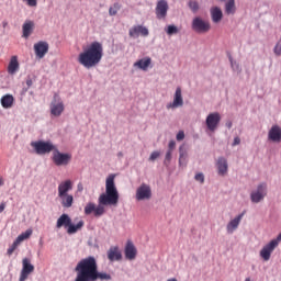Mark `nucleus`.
Instances as JSON below:
<instances>
[{"label": "nucleus", "instance_id": "f257e3e1", "mask_svg": "<svg viewBox=\"0 0 281 281\" xmlns=\"http://www.w3.org/2000/svg\"><path fill=\"white\" fill-rule=\"evenodd\" d=\"M120 202V193L115 187V175H110L105 180V192L98 198V204L88 202L83 209L86 216H94L100 218L106 214V207L117 205Z\"/></svg>", "mask_w": 281, "mask_h": 281}, {"label": "nucleus", "instance_id": "f03ea898", "mask_svg": "<svg viewBox=\"0 0 281 281\" xmlns=\"http://www.w3.org/2000/svg\"><path fill=\"white\" fill-rule=\"evenodd\" d=\"M75 281L111 280V274L98 271V261L93 256L81 259L75 267Z\"/></svg>", "mask_w": 281, "mask_h": 281}, {"label": "nucleus", "instance_id": "7ed1b4c3", "mask_svg": "<svg viewBox=\"0 0 281 281\" xmlns=\"http://www.w3.org/2000/svg\"><path fill=\"white\" fill-rule=\"evenodd\" d=\"M104 56V47L100 42H92L88 45L78 56L79 65H82L86 69H92L98 67Z\"/></svg>", "mask_w": 281, "mask_h": 281}, {"label": "nucleus", "instance_id": "20e7f679", "mask_svg": "<svg viewBox=\"0 0 281 281\" xmlns=\"http://www.w3.org/2000/svg\"><path fill=\"white\" fill-rule=\"evenodd\" d=\"M57 229H60V227H65L67 229V234H76L79 232L81 227H85V221H79L76 225L71 222V217H69L67 214H61L56 223Z\"/></svg>", "mask_w": 281, "mask_h": 281}, {"label": "nucleus", "instance_id": "39448f33", "mask_svg": "<svg viewBox=\"0 0 281 281\" xmlns=\"http://www.w3.org/2000/svg\"><path fill=\"white\" fill-rule=\"evenodd\" d=\"M191 30L195 32V34H207V32L212 30V25L207 21L203 20V18L195 16L192 20Z\"/></svg>", "mask_w": 281, "mask_h": 281}, {"label": "nucleus", "instance_id": "423d86ee", "mask_svg": "<svg viewBox=\"0 0 281 281\" xmlns=\"http://www.w3.org/2000/svg\"><path fill=\"white\" fill-rule=\"evenodd\" d=\"M32 148H34L36 155H49V153L56 149V146L52 142L36 140L31 143Z\"/></svg>", "mask_w": 281, "mask_h": 281}, {"label": "nucleus", "instance_id": "0eeeda50", "mask_svg": "<svg viewBox=\"0 0 281 281\" xmlns=\"http://www.w3.org/2000/svg\"><path fill=\"white\" fill-rule=\"evenodd\" d=\"M70 161L71 154H63L55 147V150H53V164H55V166H69Z\"/></svg>", "mask_w": 281, "mask_h": 281}, {"label": "nucleus", "instance_id": "6e6552de", "mask_svg": "<svg viewBox=\"0 0 281 281\" xmlns=\"http://www.w3.org/2000/svg\"><path fill=\"white\" fill-rule=\"evenodd\" d=\"M65 111V103L58 98V94L54 95V100L50 103V115L54 117H60Z\"/></svg>", "mask_w": 281, "mask_h": 281}, {"label": "nucleus", "instance_id": "1a4fd4ad", "mask_svg": "<svg viewBox=\"0 0 281 281\" xmlns=\"http://www.w3.org/2000/svg\"><path fill=\"white\" fill-rule=\"evenodd\" d=\"M153 196V190L150 186L143 183L136 190V200L137 201H148Z\"/></svg>", "mask_w": 281, "mask_h": 281}, {"label": "nucleus", "instance_id": "9d476101", "mask_svg": "<svg viewBox=\"0 0 281 281\" xmlns=\"http://www.w3.org/2000/svg\"><path fill=\"white\" fill-rule=\"evenodd\" d=\"M31 273H34V265H32V261L29 258H24L22 260V270L19 281H25L27 278H30Z\"/></svg>", "mask_w": 281, "mask_h": 281}, {"label": "nucleus", "instance_id": "9b49d317", "mask_svg": "<svg viewBox=\"0 0 281 281\" xmlns=\"http://www.w3.org/2000/svg\"><path fill=\"white\" fill-rule=\"evenodd\" d=\"M218 124H221V114L218 112L210 113L206 116V126L212 133L218 128Z\"/></svg>", "mask_w": 281, "mask_h": 281}, {"label": "nucleus", "instance_id": "f8f14e48", "mask_svg": "<svg viewBox=\"0 0 281 281\" xmlns=\"http://www.w3.org/2000/svg\"><path fill=\"white\" fill-rule=\"evenodd\" d=\"M276 247H278L277 240H271L269 244L263 246V248L260 250L261 258L266 261L271 260V254H273Z\"/></svg>", "mask_w": 281, "mask_h": 281}, {"label": "nucleus", "instance_id": "ddd939ff", "mask_svg": "<svg viewBox=\"0 0 281 281\" xmlns=\"http://www.w3.org/2000/svg\"><path fill=\"white\" fill-rule=\"evenodd\" d=\"M268 139L273 144L281 143V127L280 125H272L268 132Z\"/></svg>", "mask_w": 281, "mask_h": 281}, {"label": "nucleus", "instance_id": "4468645a", "mask_svg": "<svg viewBox=\"0 0 281 281\" xmlns=\"http://www.w3.org/2000/svg\"><path fill=\"white\" fill-rule=\"evenodd\" d=\"M34 52L36 58H45V54L49 52V44H47V42L41 41L34 44Z\"/></svg>", "mask_w": 281, "mask_h": 281}, {"label": "nucleus", "instance_id": "2eb2a0df", "mask_svg": "<svg viewBox=\"0 0 281 281\" xmlns=\"http://www.w3.org/2000/svg\"><path fill=\"white\" fill-rule=\"evenodd\" d=\"M168 14V1L159 0L156 5V16L157 19H166Z\"/></svg>", "mask_w": 281, "mask_h": 281}, {"label": "nucleus", "instance_id": "dca6fc26", "mask_svg": "<svg viewBox=\"0 0 281 281\" xmlns=\"http://www.w3.org/2000/svg\"><path fill=\"white\" fill-rule=\"evenodd\" d=\"M128 34L131 38H137V36H148L149 31L144 25H134L132 29H130Z\"/></svg>", "mask_w": 281, "mask_h": 281}, {"label": "nucleus", "instance_id": "f3484780", "mask_svg": "<svg viewBox=\"0 0 281 281\" xmlns=\"http://www.w3.org/2000/svg\"><path fill=\"white\" fill-rule=\"evenodd\" d=\"M108 259L110 262H120L122 260V250L117 246H111L108 250Z\"/></svg>", "mask_w": 281, "mask_h": 281}, {"label": "nucleus", "instance_id": "a211bd4d", "mask_svg": "<svg viewBox=\"0 0 281 281\" xmlns=\"http://www.w3.org/2000/svg\"><path fill=\"white\" fill-rule=\"evenodd\" d=\"M216 166H217V175H220V177H225L229 168V165L227 164V158L223 156L218 157Z\"/></svg>", "mask_w": 281, "mask_h": 281}, {"label": "nucleus", "instance_id": "6ab92c4d", "mask_svg": "<svg viewBox=\"0 0 281 281\" xmlns=\"http://www.w3.org/2000/svg\"><path fill=\"white\" fill-rule=\"evenodd\" d=\"M124 252L126 260H135L137 258V248H135L133 241L126 243Z\"/></svg>", "mask_w": 281, "mask_h": 281}, {"label": "nucleus", "instance_id": "aec40b11", "mask_svg": "<svg viewBox=\"0 0 281 281\" xmlns=\"http://www.w3.org/2000/svg\"><path fill=\"white\" fill-rule=\"evenodd\" d=\"M243 216H245V211L243 213H240L239 215H237L234 220H232L227 226V233L228 234H234V232H236V229H238V225H240V221H243Z\"/></svg>", "mask_w": 281, "mask_h": 281}, {"label": "nucleus", "instance_id": "412c9836", "mask_svg": "<svg viewBox=\"0 0 281 281\" xmlns=\"http://www.w3.org/2000/svg\"><path fill=\"white\" fill-rule=\"evenodd\" d=\"M74 190V182L71 180H65L58 186V196H65L68 192Z\"/></svg>", "mask_w": 281, "mask_h": 281}, {"label": "nucleus", "instance_id": "4be33fe9", "mask_svg": "<svg viewBox=\"0 0 281 281\" xmlns=\"http://www.w3.org/2000/svg\"><path fill=\"white\" fill-rule=\"evenodd\" d=\"M179 153H180V157H179V166L180 168H186V166H188V144H182L179 147Z\"/></svg>", "mask_w": 281, "mask_h": 281}, {"label": "nucleus", "instance_id": "5701e85b", "mask_svg": "<svg viewBox=\"0 0 281 281\" xmlns=\"http://www.w3.org/2000/svg\"><path fill=\"white\" fill-rule=\"evenodd\" d=\"M150 65H153V59L150 57H145L137 60L134 64V67H136L137 69H142V71H148V68L150 67Z\"/></svg>", "mask_w": 281, "mask_h": 281}, {"label": "nucleus", "instance_id": "b1692460", "mask_svg": "<svg viewBox=\"0 0 281 281\" xmlns=\"http://www.w3.org/2000/svg\"><path fill=\"white\" fill-rule=\"evenodd\" d=\"M23 38H30L32 32H34V21L26 20L22 26Z\"/></svg>", "mask_w": 281, "mask_h": 281}, {"label": "nucleus", "instance_id": "393cba45", "mask_svg": "<svg viewBox=\"0 0 281 281\" xmlns=\"http://www.w3.org/2000/svg\"><path fill=\"white\" fill-rule=\"evenodd\" d=\"M211 19L213 23H221L223 21V10L220 7L211 8Z\"/></svg>", "mask_w": 281, "mask_h": 281}, {"label": "nucleus", "instance_id": "a878e982", "mask_svg": "<svg viewBox=\"0 0 281 281\" xmlns=\"http://www.w3.org/2000/svg\"><path fill=\"white\" fill-rule=\"evenodd\" d=\"M177 146V143L175 140H170L168 145V150L165 156V166H168L170 161L172 160V153L175 151V148Z\"/></svg>", "mask_w": 281, "mask_h": 281}, {"label": "nucleus", "instance_id": "bb28decb", "mask_svg": "<svg viewBox=\"0 0 281 281\" xmlns=\"http://www.w3.org/2000/svg\"><path fill=\"white\" fill-rule=\"evenodd\" d=\"M1 104L3 109H12L14 105V97L12 94H5L1 98Z\"/></svg>", "mask_w": 281, "mask_h": 281}, {"label": "nucleus", "instance_id": "cd10ccee", "mask_svg": "<svg viewBox=\"0 0 281 281\" xmlns=\"http://www.w3.org/2000/svg\"><path fill=\"white\" fill-rule=\"evenodd\" d=\"M59 199L63 207H71L74 205V195L71 194L59 196Z\"/></svg>", "mask_w": 281, "mask_h": 281}, {"label": "nucleus", "instance_id": "c85d7f7f", "mask_svg": "<svg viewBox=\"0 0 281 281\" xmlns=\"http://www.w3.org/2000/svg\"><path fill=\"white\" fill-rule=\"evenodd\" d=\"M19 69V59H16V56H13L9 63V66H8V72L9 74H16Z\"/></svg>", "mask_w": 281, "mask_h": 281}, {"label": "nucleus", "instance_id": "c756f323", "mask_svg": "<svg viewBox=\"0 0 281 281\" xmlns=\"http://www.w3.org/2000/svg\"><path fill=\"white\" fill-rule=\"evenodd\" d=\"M225 14H236V0H228L225 3Z\"/></svg>", "mask_w": 281, "mask_h": 281}, {"label": "nucleus", "instance_id": "7c9ffc66", "mask_svg": "<svg viewBox=\"0 0 281 281\" xmlns=\"http://www.w3.org/2000/svg\"><path fill=\"white\" fill-rule=\"evenodd\" d=\"M228 60L231 63V67H232L233 71H235L236 74L243 72V68H240V64H238V61L234 60V57H232V54H228Z\"/></svg>", "mask_w": 281, "mask_h": 281}, {"label": "nucleus", "instance_id": "2f4dec72", "mask_svg": "<svg viewBox=\"0 0 281 281\" xmlns=\"http://www.w3.org/2000/svg\"><path fill=\"white\" fill-rule=\"evenodd\" d=\"M188 8L193 14H196L201 10V5L196 0H190L188 2Z\"/></svg>", "mask_w": 281, "mask_h": 281}, {"label": "nucleus", "instance_id": "473e14b6", "mask_svg": "<svg viewBox=\"0 0 281 281\" xmlns=\"http://www.w3.org/2000/svg\"><path fill=\"white\" fill-rule=\"evenodd\" d=\"M250 200H251V203H260V201L265 200V195L257 193L256 191H252L250 193Z\"/></svg>", "mask_w": 281, "mask_h": 281}, {"label": "nucleus", "instance_id": "72a5a7b5", "mask_svg": "<svg viewBox=\"0 0 281 281\" xmlns=\"http://www.w3.org/2000/svg\"><path fill=\"white\" fill-rule=\"evenodd\" d=\"M30 236H32V229H26L25 233L20 234L15 240L21 244L23 240H27Z\"/></svg>", "mask_w": 281, "mask_h": 281}, {"label": "nucleus", "instance_id": "f704fd0d", "mask_svg": "<svg viewBox=\"0 0 281 281\" xmlns=\"http://www.w3.org/2000/svg\"><path fill=\"white\" fill-rule=\"evenodd\" d=\"M258 194H262L263 196H267V183L261 182L257 186V190L255 191Z\"/></svg>", "mask_w": 281, "mask_h": 281}, {"label": "nucleus", "instance_id": "c9c22d12", "mask_svg": "<svg viewBox=\"0 0 281 281\" xmlns=\"http://www.w3.org/2000/svg\"><path fill=\"white\" fill-rule=\"evenodd\" d=\"M121 8H122V5H120V3H114L113 7H110V9H109L110 16H115V14H117V12H120Z\"/></svg>", "mask_w": 281, "mask_h": 281}, {"label": "nucleus", "instance_id": "e433bc0d", "mask_svg": "<svg viewBox=\"0 0 281 281\" xmlns=\"http://www.w3.org/2000/svg\"><path fill=\"white\" fill-rule=\"evenodd\" d=\"M177 106H183V95L181 94V88H177Z\"/></svg>", "mask_w": 281, "mask_h": 281}, {"label": "nucleus", "instance_id": "4c0bfd02", "mask_svg": "<svg viewBox=\"0 0 281 281\" xmlns=\"http://www.w3.org/2000/svg\"><path fill=\"white\" fill-rule=\"evenodd\" d=\"M19 245H21L20 243H18V240L15 239L12 244V246L10 248H8L7 254L8 256H12V254H14V251H16V247H19Z\"/></svg>", "mask_w": 281, "mask_h": 281}, {"label": "nucleus", "instance_id": "58836bf2", "mask_svg": "<svg viewBox=\"0 0 281 281\" xmlns=\"http://www.w3.org/2000/svg\"><path fill=\"white\" fill-rule=\"evenodd\" d=\"M166 33H167L169 36H172V34H177V26H175V25H169V26H167Z\"/></svg>", "mask_w": 281, "mask_h": 281}, {"label": "nucleus", "instance_id": "ea45409f", "mask_svg": "<svg viewBox=\"0 0 281 281\" xmlns=\"http://www.w3.org/2000/svg\"><path fill=\"white\" fill-rule=\"evenodd\" d=\"M195 181H199V183H205V176L203 172H199L194 176Z\"/></svg>", "mask_w": 281, "mask_h": 281}, {"label": "nucleus", "instance_id": "a19ab883", "mask_svg": "<svg viewBox=\"0 0 281 281\" xmlns=\"http://www.w3.org/2000/svg\"><path fill=\"white\" fill-rule=\"evenodd\" d=\"M159 157H161V153L160 151H153L149 156V161H155L156 159H159Z\"/></svg>", "mask_w": 281, "mask_h": 281}, {"label": "nucleus", "instance_id": "79ce46f5", "mask_svg": "<svg viewBox=\"0 0 281 281\" xmlns=\"http://www.w3.org/2000/svg\"><path fill=\"white\" fill-rule=\"evenodd\" d=\"M24 2H26V5H29V8H36L38 5V0H23Z\"/></svg>", "mask_w": 281, "mask_h": 281}, {"label": "nucleus", "instance_id": "37998d69", "mask_svg": "<svg viewBox=\"0 0 281 281\" xmlns=\"http://www.w3.org/2000/svg\"><path fill=\"white\" fill-rule=\"evenodd\" d=\"M186 139V132L179 131L177 134V142H183Z\"/></svg>", "mask_w": 281, "mask_h": 281}, {"label": "nucleus", "instance_id": "c03bdc74", "mask_svg": "<svg viewBox=\"0 0 281 281\" xmlns=\"http://www.w3.org/2000/svg\"><path fill=\"white\" fill-rule=\"evenodd\" d=\"M177 106V93L173 95V102L167 105V109H175Z\"/></svg>", "mask_w": 281, "mask_h": 281}, {"label": "nucleus", "instance_id": "a18cd8bd", "mask_svg": "<svg viewBox=\"0 0 281 281\" xmlns=\"http://www.w3.org/2000/svg\"><path fill=\"white\" fill-rule=\"evenodd\" d=\"M239 144H240V137L236 136L234 138V142H233L232 146H238Z\"/></svg>", "mask_w": 281, "mask_h": 281}, {"label": "nucleus", "instance_id": "49530a36", "mask_svg": "<svg viewBox=\"0 0 281 281\" xmlns=\"http://www.w3.org/2000/svg\"><path fill=\"white\" fill-rule=\"evenodd\" d=\"M33 83L34 82L32 81L31 78L26 79V87H27V89H30V87H32Z\"/></svg>", "mask_w": 281, "mask_h": 281}, {"label": "nucleus", "instance_id": "de8ad7c7", "mask_svg": "<svg viewBox=\"0 0 281 281\" xmlns=\"http://www.w3.org/2000/svg\"><path fill=\"white\" fill-rule=\"evenodd\" d=\"M272 240H276V241H277V247H278V245H279V243H280V240H281V233L277 236L276 239H272Z\"/></svg>", "mask_w": 281, "mask_h": 281}, {"label": "nucleus", "instance_id": "09e8293b", "mask_svg": "<svg viewBox=\"0 0 281 281\" xmlns=\"http://www.w3.org/2000/svg\"><path fill=\"white\" fill-rule=\"evenodd\" d=\"M3 210H5V204H4V203H1V204H0V214H1V212H3Z\"/></svg>", "mask_w": 281, "mask_h": 281}, {"label": "nucleus", "instance_id": "8fccbe9b", "mask_svg": "<svg viewBox=\"0 0 281 281\" xmlns=\"http://www.w3.org/2000/svg\"><path fill=\"white\" fill-rule=\"evenodd\" d=\"M226 126H227L228 128H232V126H233L232 121H227V122H226Z\"/></svg>", "mask_w": 281, "mask_h": 281}, {"label": "nucleus", "instance_id": "3c124183", "mask_svg": "<svg viewBox=\"0 0 281 281\" xmlns=\"http://www.w3.org/2000/svg\"><path fill=\"white\" fill-rule=\"evenodd\" d=\"M2 27H8V21L2 22Z\"/></svg>", "mask_w": 281, "mask_h": 281}, {"label": "nucleus", "instance_id": "603ef678", "mask_svg": "<svg viewBox=\"0 0 281 281\" xmlns=\"http://www.w3.org/2000/svg\"><path fill=\"white\" fill-rule=\"evenodd\" d=\"M78 190L81 191L82 190V184H78Z\"/></svg>", "mask_w": 281, "mask_h": 281}, {"label": "nucleus", "instance_id": "864d4df0", "mask_svg": "<svg viewBox=\"0 0 281 281\" xmlns=\"http://www.w3.org/2000/svg\"><path fill=\"white\" fill-rule=\"evenodd\" d=\"M0 186H3V178H0Z\"/></svg>", "mask_w": 281, "mask_h": 281}, {"label": "nucleus", "instance_id": "5fc2aeb1", "mask_svg": "<svg viewBox=\"0 0 281 281\" xmlns=\"http://www.w3.org/2000/svg\"><path fill=\"white\" fill-rule=\"evenodd\" d=\"M217 1L225 2V1H227V0H217Z\"/></svg>", "mask_w": 281, "mask_h": 281}, {"label": "nucleus", "instance_id": "6e6d98bb", "mask_svg": "<svg viewBox=\"0 0 281 281\" xmlns=\"http://www.w3.org/2000/svg\"><path fill=\"white\" fill-rule=\"evenodd\" d=\"M246 281H251V279L247 278Z\"/></svg>", "mask_w": 281, "mask_h": 281}]
</instances>
